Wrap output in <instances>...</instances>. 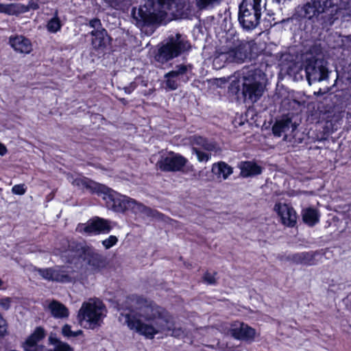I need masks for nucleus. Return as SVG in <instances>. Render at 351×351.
<instances>
[{
  "mask_svg": "<svg viewBox=\"0 0 351 351\" xmlns=\"http://www.w3.org/2000/svg\"><path fill=\"white\" fill-rule=\"evenodd\" d=\"M129 300L136 304L135 311L125 315V322L128 328L147 339H153L160 332H171V335L180 337L182 333L176 329L171 317L163 308L152 301L132 295Z\"/></svg>",
  "mask_w": 351,
  "mask_h": 351,
  "instance_id": "1",
  "label": "nucleus"
},
{
  "mask_svg": "<svg viewBox=\"0 0 351 351\" xmlns=\"http://www.w3.org/2000/svg\"><path fill=\"white\" fill-rule=\"evenodd\" d=\"M186 0H147L138 9L134 8L132 16L138 27L152 24H166L173 16L181 15Z\"/></svg>",
  "mask_w": 351,
  "mask_h": 351,
  "instance_id": "2",
  "label": "nucleus"
},
{
  "mask_svg": "<svg viewBox=\"0 0 351 351\" xmlns=\"http://www.w3.org/2000/svg\"><path fill=\"white\" fill-rule=\"evenodd\" d=\"M74 183L79 186L81 185L93 193H97L99 195H103V198L106 200L108 206L116 212H124L128 210L143 218L145 217H155L158 215L156 210L146 207L134 199L122 195L108 186L91 180L75 179Z\"/></svg>",
  "mask_w": 351,
  "mask_h": 351,
  "instance_id": "3",
  "label": "nucleus"
},
{
  "mask_svg": "<svg viewBox=\"0 0 351 351\" xmlns=\"http://www.w3.org/2000/svg\"><path fill=\"white\" fill-rule=\"evenodd\" d=\"M265 77L259 69L245 68L232 77L229 88L231 92L237 93L242 86L245 101L255 103L264 92Z\"/></svg>",
  "mask_w": 351,
  "mask_h": 351,
  "instance_id": "4",
  "label": "nucleus"
},
{
  "mask_svg": "<svg viewBox=\"0 0 351 351\" xmlns=\"http://www.w3.org/2000/svg\"><path fill=\"white\" fill-rule=\"evenodd\" d=\"M64 243L67 248L60 250L59 254L64 261L73 263L76 269L79 267L77 265L80 264V266H86L88 269L96 272L104 267L103 256L85 242L66 240Z\"/></svg>",
  "mask_w": 351,
  "mask_h": 351,
  "instance_id": "5",
  "label": "nucleus"
},
{
  "mask_svg": "<svg viewBox=\"0 0 351 351\" xmlns=\"http://www.w3.org/2000/svg\"><path fill=\"white\" fill-rule=\"evenodd\" d=\"M252 42L240 40L237 36L232 40H227L226 45L219 48L213 60L214 66L220 69L226 63H243L250 58Z\"/></svg>",
  "mask_w": 351,
  "mask_h": 351,
  "instance_id": "6",
  "label": "nucleus"
},
{
  "mask_svg": "<svg viewBox=\"0 0 351 351\" xmlns=\"http://www.w3.org/2000/svg\"><path fill=\"white\" fill-rule=\"evenodd\" d=\"M265 9V0H243L238 13V20L243 29L246 31L254 29L260 24Z\"/></svg>",
  "mask_w": 351,
  "mask_h": 351,
  "instance_id": "7",
  "label": "nucleus"
},
{
  "mask_svg": "<svg viewBox=\"0 0 351 351\" xmlns=\"http://www.w3.org/2000/svg\"><path fill=\"white\" fill-rule=\"evenodd\" d=\"M351 0H311L301 10V15L308 19H312L320 13L329 12L337 13L341 10H348Z\"/></svg>",
  "mask_w": 351,
  "mask_h": 351,
  "instance_id": "8",
  "label": "nucleus"
},
{
  "mask_svg": "<svg viewBox=\"0 0 351 351\" xmlns=\"http://www.w3.org/2000/svg\"><path fill=\"white\" fill-rule=\"evenodd\" d=\"M106 312V308L100 300L90 299L83 302L77 318L81 325L93 329L100 325Z\"/></svg>",
  "mask_w": 351,
  "mask_h": 351,
  "instance_id": "9",
  "label": "nucleus"
},
{
  "mask_svg": "<svg viewBox=\"0 0 351 351\" xmlns=\"http://www.w3.org/2000/svg\"><path fill=\"white\" fill-rule=\"evenodd\" d=\"M189 47L190 45L184 36L180 34L172 35L169 37L167 43L160 48L156 59L161 62H167L178 57Z\"/></svg>",
  "mask_w": 351,
  "mask_h": 351,
  "instance_id": "10",
  "label": "nucleus"
},
{
  "mask_svg": "<svg viewBox=\"0 0 351 351\" xmlns=\"http://www.w3.org/2000/svg\"><path fill=\"white\" fill-rule=\"evenodd\" d=\"M38 271L44 279L49 281L68 283L79 280V271L69 265L39 269Z\"/></svg>",
  "mask_w": 351,
  "mask_h": 351,
  "instance_id": "11",
  "label": "nucleus"
},
{
  "mask_svg": "<svg viewBox=\"0 0 351 351\" xmlns=\"http://www.w3.org/2000/svg\"><path fill=\"white\" fill-rule=\"evenodd\" d=\"M193 66L191 64H177L173 70L167 73L165 79L166 88L169 90H176L182 83L188 82L193 75Z\"/></svg>",
  "mask_w": 351,
  "mask_h": 351,
  "instance_id": "12",
  "label": "nucleus"
},
{
  "mask_svg": "<svg viewBox=\"0 0 351 351\" xmlns=\"http://www.w3.org/2000/svg\"><path fill=\"white\" fill-rule=\"evenodd\" d=\"M304 72L310 85L313 82L323 81L328 78V69L323 65L322 61L315 58H310L306 61Z\"/></svg>",
  "mask_w": 351,
  "mask_h": 351,
  "instance_id": "13",
  "label": "nucleus"
},
{
  "mask_svg": "<svg viewBox=\"0 0 351 351\" xmlns=\"http://www.w3.org/2000/svg\"><path fill=\"white\" fill-rule=\"evenodd\" d=\"M110 230V222L98 217L89 219L85 223H79L76 228L77 232L86 235L108 233Z\"/></svg>",
  "mask_w": 351,
  "mask_h": 351,
  "instance_id": "14",
  "label": "nucleus"
},
{
  "mask_svg": "<svg viewBox=\"0 0 351 351\" xmlns=\"http://www.w3.org/2000/svg\"><path fill=\"white\" fill-rule=\"evenodd\" d=\"M187 160L179 154H171L162 158L158 165L160 169L165 171H180L186 163Z\"/></svg>",
  "mask_w": 351,
  "mask_h": 351,
  "instance_id": "15",
  "label": "nucleus"
},
{
  "mask_svg": "<svg viewBox=\"0 0 351 351\" xmlns=\"http://www.w3.org/2000/svg\"><path fill=\"white\" fill-rule=\"evenodd\" d=\"M45 330L41 326H38L34 332L26 339L23 343V348L25 351H45L47 348L38 343L45 338Z\"/></svg>",
  "mask_w": 351,
  "mask_h": 351,
  "instance_id": "16",
  "label": "nucleus"
},
{
  "mask_svg": "<svg viewBox=\"0 0 351 351\" xmlns=\"http://www.w3.org/2000/svg\"><path fill=\"white\" fill-rule=\"evenodd\" d=\"M230 332L234 339L244 341H252L256 335V331L254 328L240 322L232 323Z\"/></svg>",
  "mask_w": 351,
  "mask_h": 351,
  "instance_id": "17",
  "label": "nucleus"
},
{
  "mask_svg": "<svg viewBox=\"0 0 351 351\" xmlns=\"http://www.w3.org/2000/svg\"><path fill=\"white\" fill-rule=\"evenodd\" d=\"M274 210L280 217L284 225L293 227L297 221V214L292 206L287 204L277 203L274 206Z\"/></svg>",
  "mask_w": 351,
  "mask_h": 351,
  "instance_id": "18",
  "label": "nucleus"
},
{
  "mask_svg": "<svg viewBox=\"0 0 351 351\" xmlns=\"http://www.w3.org/2000/svg\"><path fill=\"white\" fill-rule=\"evenodd\" d=\"M92 36L91 44L93 48L99 53L104 52L110 43V37L105 29H93L90 32Z\"/></svg>",
  "mask_w": 351,
  "mask_h": 351,
  "instance_id": "19",
  "label": "nucleus"
},
{
  "mask_svg": "<svg viewBox=\"0 0 351 351\" xmlns=\"http://www.w3.org/2000/svg\"><path fill=\"white\" fill-rule=\"evenodd\" d=\"M10 44L16 51L22 53H29L32 50L31 41L23 36L10 37Z\"/></svg>",
  "mask_w": 351,
  "mask_h": 351,
  "instance_id": "20",
  "label": "nucleus"
},
{
  "mask_svg": "<svg viewBox=\"0 0 351 351\" xmlns=\"http://www.w3.org/2000/svg\"><path fill=\"white\" fill-rule=\"evenodd\" d=\"M238 167L241 170V176L243 178L260 175L263 171L261 166L252 161H242L238 165Z\"/></svg>",
  "mask_w": 351,
  "mask_h": 351,
  "instance_id": "21",
  "label": "nucleus"
},
{
  "mask_svg": "<svg viewBox=\"0 0 351 351\" xmlns=\"http://www.w3.org/2000/svg\"><path fill=\"white\" fill-rule=\"evenodd\" d=\"M319 255L317 252H304L294 254L291 256V261L297 264L313 265L317 264L315 257Z\"/></svg>",
  "mask_w": 351,
  "mask_h": 351,
  "instance_id": "22",
  "label": "nucleus"
},
{
  "mask_svg": "<svg viewBox=\"0 0 351 351\" xmlns=\"http://www.w3.org/2000/svg\"><path fill=\"white\" fill-rule=\"evenodd\" d=\"M51 315L57 319H63L69 317L68 308L62 303L56 300H52L48 305Z\"/></svg>",
  "mask_w": 351,
  "mask_h": 351,
  "instance_id": "23",
  "label": "nucleus"
},
{
  "mask_svg": "<svg viewBox=\"0 0 351 351\" xmlns=\"http://www.w3.org/2000/svg\"><path fill=\"white\" fill-rule=\"evenodd\" d=\"M292 121L288 117H283L277 120L272 127V132L274 136H281L282 134L289 130Z\"/></svg>",
  "mask_w": 351,
  "mask_h": 351,
  "instance_id": "24",
  "label": "nucleus"
},
{
  "mask_svg": "<svg viewBox=\"0 0 351 351\" xmlns=\"http://www.w3.org/2000/svg\"><path fill=\"white\" fill-rule=\"evenodd\" d=\"M303 221L308 226L313 227L319 221V213L313 208H306L302 210Z\"/></svg>",
  "mask_w": 351,
  "mask_h": 351,
  "instance_id": "25",
  "label": "nucleus"
},
{
  "mask_svg": "<svg viewBox=\"0 0 351 351\" xmlns=\"http://www.w3.org/2000/svg\"><path fill=\"white\" fill-rule=\"evenodd\" d=\"M212 171L218 178L226 180L232 172V168L224 162H219L213 165Z\"/></svg>",
  "mask_w": 351,
  "mask_h": 351,
  "instance_id": "26",
  "label": "nucleus"
},
{
  "mask_svg": "<svg viewBox=\"0 0 351 351\" xmlns=\"http://www.w3.org/2000/svg\"><path fill=\"white\" fill-rule=\"evenodd\" d=\"M191 143L193 147L199 146V148L210 152L215 151L216 149V145L214 143L210 142L200 136H193L191 138Z\"/></svg>",
  "mask_w": 351,
  "mask_h": 351,
  "instance_id": "27",
  "label": "nucleus"
},
{
  "mask_svg": "<svg viewBox=\"0 0 351 351\" xmlns=\"http://www.w3.org/2000/svg\"><path fill=\"white\" fill-rule=\"evenodd\" d=\"M49 344L53 346V349H45V351H74L66 343L60 341L56 337L51 335L49 337Z\"/></svg>",
  "mask_w": 351,
  "mask_h": 351,
  "instance_id": "28",
  "label": "nucleus"
},
{
  "mask_svg": "<svg viewBox=\"0 0 351 351\" xmlns=\"http://www.w3.org/2000/svg\"><path fill=\"white\" fill-rule=\"evenodd\" d=\"M24 12L23 6L19 3H0V13L8 15H18Z\"/></svg>",
  "mask_w": 351,
  "mask_h": 351,
  "instance_id": "29",
  "label": "nucleus"
},
{
  "mask_svg": "<svg viewBox=\"0 0 351 351\" xmlns=\"http://www.w3.org/2000/svg\"><path fill=\"white\" fill-rule=\"evenodd\" d=\"M62 26V23L58 16V11L56 10L53 17L47 22L46 27L49 32L56 34L61 29Z\"/></svg>",
  "mask_w": 351,
  "mask_h": 351,
  "instance_id": "30",
  "label": "nucleus"
},
{
  "mask_svg": "<svg viewBox=\"0 0 351 351\" xmlns=\"http://www.w3.org/2000/svg\"><path fill=\"white\" fill-rule=\"evenodd\" d=\"M82 330H77L76 331H73L71 330V326L69 324H65L62 328V335L68 339L77 337L82 334Z\"/></svg>",
  "mask_w": 351,
  "mask_h": 351,
  "instance_id": "31",
  "label": "nucleus"
},
{
  "mask_svg": "<svg viewBox=\"0 0 351 351\" xmlns=\"http://www.w3.org/2000/svg\"><path fill=\"white\" fill-rule=\"evenodd\" d=\"M192 153L195 154L197 158L200 162H206L210 158L211 155L202 150V149L197 147H193L192 148Z\"/></svg>",
  "mask_w": 351,
  "mask_h": 351,
  "instance_id": "32",
  "label": "nucleus"
},
{
  "mask_svg": "<svg viewBox=\"0 0 351 351\" xmlns=\"http://www.w3.org/2000/svg\"><path fill=\"white\" fill-rule=\"evenodd\" d=\"M221 0H196L197 6L199 9H206L219 4Z\"/></svg>",
  "mask_w": 351,
  "mask_h": 351,
  "instance_id": "33",
  "label": "nucleus"
},
{
  "mask_svg": "<svg viewBox=\"0 0 351 351\" xmlns=\"http://www.w3.org/2000/svg\"><path fill=\"white\" fill-rule=\"evenodd\" d=\"M118 239L114 235H110L108 239L102 241V244L106 249H110L117 244Z\"/></svg>",
  "mask_w": 351,
  "mask_h": 351,
  "instance_id": "34",
  "label": "nucleus"
},
{
  "mask_svg": "<svg viewBox=\"0 0 351 351\" xmlns=\"http://www.w3.org/2000/svg\"><path fill=\"white\" fill-rule=\"evenodd\" d=\"M27 187L24 184H16L12 188V192L15 195H22L25 193Z\"/></svg>",
  "mask_w": 351,
  "mask_h": 351,
  "instance_id": "35",
  "label": "nucleus"
},
{
  "mask_svg": "<svg viewBox=\"0 0 351 351\" xmlns=\"http://www.w3.org/2000/svg\"><path fill=\"white\" fill-rule=\"evenodd\" d=\"M12 300L10 298L5 297L0 300V307L3 310H8L10 307Z\"/></svg>",
  "mask_w": 351,
  "mask_h": 351,
  "instance_id": "36",
  "label": "nucleus"
},
{
  "mask_svg": "<svg viewBox=\"0 0 351 351\" xmlns=\"http://www.w3.org/2000/svg\"><path fill=\"white\" fill-rule=\"evenodd\" d=\"M215 273L211 274L209 272H206L204 276V280L207 282L208 285H213L215 282Z\"/></svg>",
  "mask_w": 351,
  "mask_h": 351,
  "instance_id": "37",
  "label": "nucleus"
},
{
  "mask_svg": "<svg viewBox=\"0 0 351 351\" xmlns=\"http://www.w3.org/2000/svg\"><path fill=\"white\" fill-rule=\"evenodd\" d=\"M89 26L90 27L93 28V29H104L102 27V25H101V21L99 19H91L89 21Z\"/></svg>",
  "mask_w": 351,
  "mask_h": 351,
  "instance_id": "38",
  "label": "nucleus"
},
{
  "mask_svg": "<svg viewBox=\"0 0 351 351\" xmlns=\"http://www.w3.org/2000/svg\"><path fill=\"white\" fill-rule=\"evenodd\" d=\"M6 332L5 321L3 319L0 314V335H3Z\"/></svg>",
  "mask_w": 351,
  "mask_h": 351,
  "instance_id": "39",
  "label": "nucleus"
},
{
  "mask_svg": "<svg viewBox=\"0 0 351 351\" xmlns=\"http://www.w3.org/2000/svg\"><path fill=\"white\" fill-rule=\"evenodd\" d=\"M7 153V149L4 145L0 143V156H4Z\"/></svg>",
  "mask_w": 351,
  "mask_h": 351,
  "instance_id": "40",
  "label": "nucleus"
},
{
  "mask_svg": "<svg viewBox=\"0 0 351 351\" xmlns=\"http://www.w3.org/2000/svg\"><path fill=\"white\" fill-rule=\"evenodd\" d=\"M135 87V85L131 84L130 86L125 88V92L130 94L134 90Z\"/></svg>",
  "mask_w": 351,
  "mask_h": 351,
  "instance_id": "41",
  "label": "nucleus"
},
{
  "mask_svg": "<svg viewBox=\"0 0 351 351\" xmlns=\"http://www.w3.org/2000/svg\"><path fill=\"white\" fill-rule=\"evenodd\" d=\"M4 282L0 278V290H5Z\"/></svg>",
  "mask_w": 351,
  "mask_h": 351,
  "instance_id": "42",
  "label": "nucleus"
},
{
  "mask_svg": "<svg viewBox=\"0 0 351 351\" xmlns=\"http://www.w3.org/2000/svg\"><path fill=\"white\" fill-rule=\"evenodd\" d=\"M346 80H347L349 82H350V77H349V76L346 77Z\"/></svg>",
  "mask_w": 351,
  "mask_h": 351,
  "instance_id": "43",
  "label": "nucleus"
}]
</instances>
